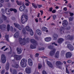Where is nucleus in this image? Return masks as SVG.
<instances>
[{"label": "nucleus", "instance_id": "1", "mask_svg": "<svg viewBox=\"0 0 74 74\" xmlns=\"http://www.w3.org/2000/svg\"><path fill=\"white\" fill-rule=\"evenodd\" d=\"M19 41L21 45H25L26 43H28L30 41V40L29 38H27L26 40H25V38H24L23 39L20 38L19 39Z\"/></svg>", "mask_w": 74, "mask_h": 74}, {"label": "nucleus", "instance_id": "2", "mask_svg": "<svg viewBox=\"0 0 74 74\" xmlns=\"http://www.w3.org/2000/svg\"><path fill=\"white\" fill-rule=\"evenodd\" d=\"M27 60L25 58H23L21 60V62H20V64L21 66L23 67H26V66H27V64H26V62H27Z\"/></svg>", "mask_w": 74, "mask_h": 74}, {"label": "nucleus", "instance_id": "3", "mask_svg": "<svg viewBox=\"0 0 74 74\" xmlns=\"http://www.w3.org/2000/svg\"><path fill=\"white\" fill-rule=\"evenodd\" d=\"M28 17L27 15H23L21 16V22L22 23H25L27 21Z\"/></svg>", "mask_w": 74, "mask_h": 74}, {"label": "nucleus", "instance_id": "4", "mask_svg": "<svg viewBox=\"0 0 74 74\" xmlns=\"http://www.w3.org/2000/svg\"><path fill=\"white\" fill-rule=\"evenodd\" d=\"M63 63L60 61H57L56 62V65L57 66L58 68L60 69H62V65H63Z\"/></svg>", "mask_w": 74, "mask_h": 74}, {"label": "nucleus", "instance_id": "5", "mask_svg": "<svg viewBox=\"0 0 74 74\" xmlns=\"http://www.w3.org/2000/svg\"><path fill=\"white\" fill-rule=\"evenodd\" d=\"M1 59L2 63H5L6 60V57L5 56V55L4 54H2L1 56Z\"/></svg>", "mask_w": 74, "mask_h": 74}, {"label": "nucleus", "instance_id": "6", "mask_svg": "<svg viewBox=\"0 0 74 74\" xmlns=\"http://www.w3.org/2000/svg\"><path fill=\"white\" fill-rule=\"evenodd\" d=\"M72 56V54L70 52H68L66 53L65 54V57L66 59L71 58Z\"/></svg>", "mask_w": 74, "mask_h": 74}, {"label": "nucleus", "instance_id": "7", "mask_svg": "<svg viewBox=\"0 0 74 74\" xmlns=\"http://www.w3.org/2000/svg\"><path fill=\"white\" fill-rule=\"evenodd\" d=\"M25 8L26 6L25 5L23 4V5L20 6L19 8V10L20 11H21V12L23 11Z\"/></svg>", "mask_w": 74, "mask_h": 74}, {"label": "nucleus", "instance_id": "8", "mask_svg": "<svg viewBox=\"0 0 74 74\" xmlns=\"http://www.w3.org/2000/svg\"><path fill=\"white\" fill-rule=\"evenodd\" d=\"M7 29V26L6 25L3 24L0 25V29L1 30H5Z\"/></svg>", "mask_w": 74, "mask_h": 74}, {"label": "nucleus", "instance_id": "9", "mask_svg": "<svg viewBox=\"0 0 74 74\" xmlns=\"http://www.w3.org/2000/svg\"><path fill=\"white\" fill-rule=\"evenodd\" d=\"M67 47L70 51H72L74 50L73 46L70 44L68 45Z\"/></svg>", "mask_w": 74, "mask_h": 74}, {"label": "nucleus", "instance_id": "10", "mask_svg": "<svg viewBox=\"0 0 74 74\" xmlns=\"http://www.w3.org/2000/svg\"><path fill=\"white\" fill-rule=\"evenodd\" d=\"M14 25L15 27H16V28H18L19 30H22V27L18 24L15 23H14Z\"/></svg>", "mask_w": 74, "mask_h": 74}, {"label": "nucleus", "instance_id": "11", "mask_svg": "<svg viewBox=\"0 0 74 74\" xmlns=\"http://www.w3.org/2000/svg\"><path fill=\"white\" fill-rule=\"evenodd\" d=\"M14 58L17 60H21L22 58L21 56H18L17 55H15L14 56Z\"/></svg>", "mask_w": 74, "mask_h": 74}, {"label": "nucleus", "instance_id": "12", "mask_svg": "<svg viewBox=\"0 0 74 74\" xmlns=\"http://www.w3.org/2000/svg\"><path fill=\"white\" fill-rule=\"evenodd\" d=\"M30 41L32 44H33L35 45H38L37 42L34 39H31Z\"/></svg>", "mask_w": 74, "mask_h": 74}, {"label": "nucleus", "instance_id": "13", "mask_svg": "<svg viewBox=\"0 0 74 74\" xmlns=\"http://www.w3.org/2000/svg\"><path fill=\"white\" fill-rule=\"evenodd\" d=\"M56 49H54L53 50H52L50 52V55L51 56H53L55 53Z\"/></svg>", "mask_w": 74, "mask_h": 74}, {"label": "nucleus", "instance_id": "14", "mask_svg": "<svg viewBox=\"0 0 74 74\" xmlns=\"http://www.w3.org/2000/svg\"><path fill=\"white\" fill-rule=\"evenodd\" d=\"M53 40H56L58 38V35L57 34H54L53 35Z\"/></svg>", "mask_w": 74, "mask_h": 74}, {"label": "nucleus", "instance_id": "15", "mask_svg": "<svg viewBox=\"0 0 74 74\" xmlns=\"http://www.w3.org/2000/svg\"><path fill=\"white\" fill-rule=\"evenodd\" d=\"M26 72L27 74L31 73V69L30 68H27L25 69Z\"/></svg>", "mask_w": 74, "mask_h": 74}, {"label": "nucleus", "instance_id": "16", "mask_svg": "<svg viewBox=\"0 0 74 74\" xmlns=\"http://www.w3.org/2000/svg\"><path fill=\"white\" fill-rule=\"evenodd\" d=\"M67 25H68V22L67 20H64L63 21L62 25L63 26H67Z\"/></svg>", "mask_w": 74, "mask_h": 74}, {"label": "nucleus", "instance_id": "17", "mask_svg": "<svg viewBox=\"0 0 74 74\" xmlns=\"http://www.w3.org/2000/svg\"><path fill=\"white\" fill-rule=\"evenodd\" d=\"M64 41V39L62 38H59L58 39L57 42L59 44H62Z\"/></svg>", "mask_w": 74, "mask_h": 74}, {"label": "nucleus", "instance_id": "18", "mask_svg": "<svg viewBox=\"0 0 74 74\" xmlns=\"http://www.w3.org/2000/svg\"><path fill=\"white\" fill-rule=\"evenodd\" d=\"M12 67H14L15 69H18L19 67V66L18 64L15 63L12 65Z\"/></svg>", "mask_w": 74, "mask_h": 74}, {"label": "nucleus", "instance_id": "19", "mask_svg": "<svg viewBox=\"0 0 74 74\" xmlns=\"http://www.w3.org/2000/svg\"><path fill=\"white\" fill-rule=\"evenodd\" d=\"M28 63L29 65L30 66H33V61L30 59H29L28 60Z\"/></svg>", "mask_w": 74, "mask_h": 74}, {"label": "nucleus", "instance_id": "20", "mask_svg": "<svg viewBox=\"0 0 74 74\" xmlns=\"http://www.w3.org/2000/svg\"><path fill=\"white\" fill-rule=\"evenodd\" d=\"M1 19L5 21L7 19V17L3 14H2L1 16L0 17Z\"/></svg>", "mask_w": 74, "mask_h": 74}, {"label": "nucleus", "instance_id": "21", "mask_svg": "<svg viewBox=\"0 0 74 74\" xmlns=\"http://www.w3.org/2000/svg\"><path fill=\"white\" fill-rule=\"evenodd\" d=\"M17 52L18 54H21L22 53V50L21 49L19 48H17L16 49Z\"/></svg>", "mask_w": 74, "mask_h": 74}, {"label": "nucleus", "instance_id": "22", "mask_svg": "<svg viewBox=\"0 0 74 74\" xmlns=\"http://www.w3.org/2000/svg\"><path fill=\"white\" fill-rule=\"evenodd\" d=\"M59 51H57L56 53V54L55 55V57L56 58H57V59H58L59 58Z\"/></svg>", "mask_w": 74, "mask_h": 74}, {"label": "nucleus", "instance_id": "23", "mask_svg": "<svg viewBox=\"0 0 74 74\" xmlns=\"http://www.w3.org/2000/svg\"><path fill=\"white\" fill-rule=\"evenodd\" d=\"M47 65L50 67H51V68H52L53 67V65H52V64L51 62H49V61H47Z\"/></svg>", "mask_w": 74, "mask_h": 74}, {"label": "nucleus", "instance_id": "24", "mask_svg": "<svg viewBox=\"0 0 74 74\" xmlns=\"http://www.w3.org/2000/svg\"><path fill=\"white\" fill-rule=\"evenodd\" d=\"M36 32L39 36H40L41 35V31L39 29H37L36 30Z\"/></svg>", "mask_w": 74, "mask_h": 74}, {"label": "nucleus", "instance_id": "25", "mask_svg": "<svg viewBox=\"0 0 74 74\" xmlns=\"http://www.w3.org/2000/svg\"><path fill=\"white\" fill-rule=\"evenodd\" d=\"M66 38L67 39H69L71 40H73V36H70V35H68Z\"/></svg>", "mask_w": 74, "mask_h": 74}, {"label": "nucleus", "instance_id": "26", "mask_svg": "<svg viewBox=\"0 0 74 74\" xmlns=\"http://www.w3.org/2000/svg\"><path fill=\"white\" fill-rule=\"evenodd\" d=\"M51 39L52 38L51 37H47L45 38V40L47 42H49V41H50Z\"/></svg>", "mask_w": 74, "mask_h": 74}, {"label": "nucleus", "instance_id": "27", "mask_svg": "<svg viewBox=\"0 0 74 74\" xmlns=\"http://www.w3.org/2000/svg\"><path fill=\"white\" fill-rule=\"evenodd\" d=\"M19 32H16L14 35V38H18L19 37Z\"/></svg>", "mask_w": 74, "mask_h": 74}, {"label": "nucleus", "instance_id": "28", "mask_svg": "<svg viewBox=\"0 0 74 74\" xmlns=\"http://www.w3.org/2000/svg\"><path fill=\"white\" fill-rule=\"evenodd\" d=\"M9 68H10V64L9 63H7L6 65L5 69L6 70H8L9 69Z\"/></svg>", "mask_w": 74, "mask_h": 74}, {"label": "nucleus", "instance_id": "29", "mask_svg": "<svg viewBox=\"0 0 74 74\" xmlns=\"http://www.w3.org/2000/svg\"><path fill=\"white\" fill-rule=\"evenodd\" d=\"M37 45H35L34 44L33 45H31L30 48L31 49H35L36 48V46Z\"/></svg>", "mask_w": 74, "mask_h": 74}, {"label": "nucleus", "instance_id": "30", "mask_svg": "<svg viewBox=\"0 0 74 74\" xmlns=\"http://www.w3.org/2000/svg\"><path fill=\"white\" fill-rule=\"evenodd\" d=\"M65 54V51L64 50H62L61 52V53L60 55L61 56H64V54Z\"/></svg>", "mask_w": 74, "mask_h": 74}, {"label": "nucleus", "instance_id": "31", "mask_svg": "<svg viewBox=\"0 0 74 74\" xmlns=\"http://www.w3.org/2000/svg\"><path fill=\"white\" fill-rule=\"evenodd\" d=\"M25 29L26 30H27V32H29L30 30L32 29H30V27L28 26H26V27Z\"/></svg>", "mask_w": 74, "mask_h": 74}, {"label": "nucleus", "instance_id": "32", "mask_svg": "<svg viewBox=\"0 0 74 74\" xmlns=\"http://www.w3.org/2000/svg\"><path fill=\"white\" fill-rule=\"evenodd\" d=\"M16 3L18 5H21L22 4V1H17Z\"/></svg>", "mask_w": 74, "mask_h": 74}, {"label": "nucleus", "instance_id": "33", "mask_svg": "<svg viewBox=\"0 0 74 74\" xmlns=\"http://www.w3.org/2000/svg\"><path fill=\"white\" fill-rule=\"evenodd\" d=\"M5 39L7 41H8V42H9V40H8V38H9V36L7 35H5Z\"/></svg>", "mask_w": 74, "mask_h": 74}, {"label": "nucleus", "instance_id": "34", "mask_svg": "<svg viewBox=\"0 0 74 74\" xmlns=\"http://www.w3.org/2000/svg\"><path fill=\"white\" fill-rule=\"evenodd\" d=\"M29 32H30V34L31 36H33L34 34L33 31V30H32V29H30V31Z\"/></svg>", "mask_w": 74, "mask_h": 74}, {"label": "nucleus", "instance_id": "35", "mask_svg": "<svg viewBox=\"0 0 74 74\" xmlns=\"http://www.w3.org/2000/svg\"><path fill=\"white\" fill-rule=\"evenodd\" d=\"M32 5L35 8H37V6L34 3H32Z\"/></svg>", "mask_w": 74, "mask_h": 74}, {"label": "nucleus", "instance_id": "36", "mask_svg": "<svg viewBox=\"0 0 74 74\" xmlns=\"http://www.w3.org/2000/svg\"><path fill=\"white\" fill-rule=\"evenodd\" d=\"M74 19V17L73 16H71L69 18V21L71 22V21H73V19Z\"/></svg>", "mask_w": 74, "mask_h": 74}, {"label": "nucleus", "instance_id": "37", "mask_svg": "<svg viewBox=\"0 0 74 74\" xmlns=\"http://www.w3.org/2000/svg\"><path fill=\"white\" fill-rule=\"evenodd\" d=\"M48 48L49 49H53V46L52 45H50L48 47Z\"/></svg>", "mask_w": 74, "mask_h": 74}, {"label": "nucleus", "instance_id": "38", "mask_svg": "<svg viewBox=\"0 0 74 74\" xmlns=\"http://www.w3.org/2000/svg\"><path fill=\"white\" fill-rule=\"evenodd\" d=\"M1 12L3 14H4V13L5 12V10H4V9L3 8H2L1 10Z\"/></svg>", "mask_w": 74, "mask_h": 74}, {"label": "nucleus", "instance_id": "39", "mask_svg": "<svg viewBox=\"0 0 74 74\" xmlns=\"http://www.w3.org/2000/svg\"><path fill=\"white\" fill-rule=\"evenodd\" d=\"M10 25L8 24L7 25V30L8 32H9L10 31Z\"/></svg>", "mask_w": 74, "mask_h": 74}, {"label": "nucleus", "instance_id": "40", "mask_svg": "<svg viewBox=\"0 0 74 74\" xmlns=\"http://www.w3.org/2000/svg\"><path fill=\"white\" fill-rule=\"evenodd\" d=\"M22 33L23 34H26V30L25 29H23L22 31Z\"/></svg>", "mask_w": 74, "mask_h": 74}, {"label": "nucleus", "instance_id": "41", "mask_svg": "<svg viewBox=\"0 0 74 74\" xmlns=\"http://www.w3.org/2000/svg\"><path fill=\"white\" fill-rule=\"evenodd\" d=\"M13 74H17V71L15 69H14L13 71Z\"/></svg>", "mask_w": 74, "mask_h": 74}, {"label": "nucleus", "instance_id": "42", "mask_svg": "<svg viewBox=\"0 0 74 74\" xmlns=\"http://www.w3.org/2000/svg\"><path fill=\"white\" fill-rule=\"evenodd\" d=\"M60 33H62V32L63 33H64V31H63V28H61L60 29Z\"/></svg>", "mask_w": 74, "mask_h": 74}, {"label": "nucleus", "instance_id": "43", "mask_svg": "<svg viewBox=\"0 0 74 74\" xmlns=\"http://www.w3.org/2000/svg\"><path fill=\"white\" fill-rule=\"evenodd\" d=\"M42 68V65L40 64H39V65L38 66V69H40L41 68Z\"/></svg>", "mask_w": 74, "mask_h": 74}, {"label": "nucleus", "instance_id": "44", "mask_svg": "<svg viewBox=\"0 0 74 74\" xmlns=\"http://www.w3.org/2000/svg\"><path fill=\"white\" fill-rule=\"evenodd\" d=\"M66 73H67V74H69V70H68V69L66 67Z\"/></svg>", "mask_w": 74, "mask_h": 74}, {"label": "nucleus", "instance_id": "45", "mask_svg": "<svg viewBox=\"0 0 74 74\" xmlns=\"http://www.w3.org/2000/svg\"><path fill=\"white\" fill-rule=\"evenodd\" d=\"M47 29V28H46V27H43L42 28V30L43 31V32H45V31Z\"/></svg>", "mask_w": 74, "mask_h": 74}, {"label": "nucleus", "instance_id": "46", "mask_svg": "<svg viewBox=\"0 0 74 74\" xmlns=\"http://www.w3.org/2000/svg\"><path fill=\"white\" fill-rule=\"evenodd\" d=\"M6 13L7 14H8V15H10V10H8L7 12H6Z\"/></svg>", "mask_w": 74, "mask_h": 74}, {"label": "nucleus", "instance_id": "47", "mask_svg": "<svg viewBox=\"0 0 74 74\" xmlns=\"http://www.w3.org/2000/svg\"><path fill=\"white\" fill-rule=\"evenodd\" d=\"M51 44L52 45H55V46H58V44H56L55 42L52 43Z\"/></svg>", "mask_w": 74, "mask_h": 74}, {"label": "nucleus", "instance_id": "48", "mask_svg": "<svg viewBox=\"0 0 74 74\" xmlns=\"http://www.w3.org/2000/svg\"><path fill=\"white\" fill-rule=\"evenodd\" d=\"M3 23V20L0 18V24H1Z\"/></svg>", "mask_w": 74, "mask_h": 74}, {"label": "nucleus", "instance_id": "49", "mask_svg": "<svg viewBox=\"0 0 74 74\" xmlns=\"http://www.w3.org/2000/svg\"><path fill=\"white\" fill-rule=\"evenodd\" d=\"M53 20H55V19L56 18V16L54 15L53 16Z\"/></svg>", "mask_w": 74, "mask_h": 74}, {"label": "nucleus", "instance_id": "50", "mask_svg": "<svg viewBox=\"0 0 74 74\" xmlns=\"http://www.w3.org/2000/svg\"><path fill=\"white\" fill-rule=\"evenodd\" d=\"M13 11H14L15 13H16V12H17V10L15 9H14Z\"/></svg>", "mask_w": 74, "mask_h": 74}, {"label": "nucleus", "instance_id": "51", "mask_svg": "<svg viewBox=\"0 0 74 74\" xmlns=\"http://www.w3.org/2000/svg\"><path fill=\"white\" fill-rule=\"evenodd\" d=\"M5 72V70H3L1 72V74H4V73Z\"/></svg>", "mask_w": 74, "mask_h": 74}, {"label": "nucleus", "instance_id": "52", "mask_svg": "<svg viewBox=\"0 0 74 74\" xmlns=\"http://www.w3.org/2000/svg\"><path fill=\"white\" fill-rule=\"evenodd\" d=\"M25 5L26 6H29V3H25Z\"/></svg>", "mask_w": 74, "mask_h": 74}, {"label": "nucleus", "instance_id": "53", "mask_svg": "<svg viewBox=\"0 0 74 74\" xmlns=\"http://www.w3.org/2000/svg\"><path fill=\"white\" fill-rule=\"evenodd\" d=\"M13 30H14V28L12 27H11L10 28V31L11 32H13Z\"/></svg>", "mask_w": 74, "mask_h": 74}, {"label": "nucleus", "instance_id": "54", "mask_svg": "<svg viewBox=\"0 0 74 74\" xmlns=\"http://www.w3.org/2000/svg\"><path fill=\"white\" fill-rule=\"evenodd\" d=\"M24 12L25 13H27V12H28V10H27V9H25V10Z\"/></svg>", "mask_w": 74, "mask_h": 74}, {"label": "nucleus", "instance_id": "55", "mask_svg": "<svg viewBox=\"0 0 74 74\" xmlns=\"http://www.w3.org/2000/svg\"><path fill=\"white\" fill-rule=\"evenodd\" d=\"M39 50H40V51H43V50H44V47H42Z\"/></svg>", "mask_w": 74, "mask_h": 74}, {"label": "nucleus", "instance_id": "56", "mask_svg": "<svg viewBox=\"0 0 74 74\" xmlns=\"http://www.w3.org/2000/svg\"><path fill=\"white\" fill-rule=\"evenodd\" d=\"M67 62L68 63H70L71 62V60H69L67 61Z\"/></svg>", "mask_w": 74, "mask_h": 74}, {"label": "nucleus", "instance_id": "57", "mask_svg": "<svg viewBox=\"0 0 74 74\" xmlns=\"http://www.w3.org/2000/svg\"><path fill=\"white\" fill-rule=\"evenodd\" d=\"M37 5L38 7V8H41V7H42V5Z\"/></svg>", "mask_w": 74, "mask_h": 74}, {"label": "nucleus", "instance_id": "58", "mask_svg": "<svg viewBox=\"0 0 74 74\" xmlns=\"http://www.w3.org/2000/svg\"><path fill=\"white\" fill-rule=\"evenodd\" d=\"M42 74H47V73L46 71H42Z\"/></svg>", "mask_w": 74, "mask_h": 74}, {"label": "nucleus", "instance_id": "59", "mask_svg": "<svg viewBox=\"0 0 74 74\" xmlns=\"http://www.w3.org/2000/svg\"><path fill=\"white\" fill-rule=\"evenodd\" d=\"M69 14H70V16H73L74 15V14L73 13L70 12Z\"/></svg>", "mask_w": 74, "mask_h": 74}, {"label": "nucleus", "instance_id": "60", "mask_svg": "<svg viewBox=\"0 0 74 74\" xmlns=\"http://www.w3.org/2000/svg\"><path fill=\"white\" fill-rule=\"evenodd\" d=\"M52 8H49V10L50 12H52Z\"/></svg>", "mask_w": 74, "mask_h": 74}, {"label": "nucleus", "instance_id": "61", "mask_svg": "<svg viewBox=\"0 0 74 74\" xmlns=\"http://www.w3.org/2000/svg\"><path fill=\"white\" fill-rule=\"evenodd\" d=\"M40 12L41 13V15H42V14H43V11L42 10H40Z\"/></svg>", "mask_w": 74, "mask_h": 74}, {"label": "nucleus", "instance_id": "62", "mask_svg": "<svg viewBox=\"0 0 74 74\" xmlns=\"http://www.w3.org/2000/svg\"><path fill=\"white\" fill-rule=\"evenodd\" d=\"M4 0H0V3H4Z\"/></svg>", "mask_w": 74, "mask_h": 74}, {"label": "nucleus", "instance_id": "63", "mask_svg": "<svg viewBox=\"0 0 74 74\" xmlns=\"http://www.w3.org/2000/svg\"><path fill=\"white\" fill-rule=\"evenodd\" d=\"M52 12L53 14H54V13H55L56 12V10H54L52 11Z\"/></svg>", "mask_w": 74, "mask_h": 74}, {"label": "nucleus", "instance_id": "64", "mask_svg": "<svg viewBox=\"0 0 74 74\" xmlns=\"http://www.w3.org/2000/svg\"><path fill=\"white\" fill-rule=\"evenodd\" d=\"M39 54L38 53H36L35 55L36 57H38V56Z\"/></svg>", "mask_w": 74, "mask_h": 74}]
</instances>
